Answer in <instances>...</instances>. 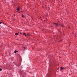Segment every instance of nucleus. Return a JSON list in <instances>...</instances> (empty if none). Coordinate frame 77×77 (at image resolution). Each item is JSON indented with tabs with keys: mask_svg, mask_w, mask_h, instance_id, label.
<instances>
[{
	"mask_svg": "<svg viewBox=\"0 0 77 77\" xmlns=\"http://www.w3.org/2000/svg\"><path fill=\"white\" fill-rule=\"evenodd\" d=\"M22 17L23 18H24V16L22 14Z\"/></svg>",
	"mask_w": 77,
	"mask_h": 77,
	"instance_id": "39448f33",
	"label": "nucleus"
},
{
	"mask_svg": "<svg viewBox=\"0 0 77 77\" xmlns=\"http://www.w3.org/2000/svg\"><path fill=\"white\" fill-rule=\"evenodd\" d=\"M25 34H26V33H23V35H25Z\"/></svg>",
	"mask_w": 77,
	"mask_h": 77,
	"instance_id": "1a4fd4ad",
	"label": "nucleus"
},
{
	"mask_svg": "<svg viewBox=\"0 0 77 77\" xmlns=\"http://www.w3.org/2000/svg\"><path fill=\"white\" fill-rule=\"evenodd\" d=\"M2 70L0 68V71H2Z\"/></svg>",
	"mask_w": 77,
	"mask_h": 77,
	"instance_id": "6e6552de",
	"label": "nucleus"
},
{
	"mask_svg": "<svg viewBox=\"0 0 77 77\" xmlns=\"http://www.w3.org/2000/svg\"><path fill=\"white\" fill-rule=\"evenodd\" d=\"M61 26L62 27H63V25H62Z\"/></svg>",
	"mask_w": 77,
	"mask_h": 77,
	"instance_id": "9b49d317",
	"label": "nucleus"
},
{
	"mask_svg": "<svg viewBox=\"0 0 77 77\" xmlns=\"http://www.w3.org/2000/svg\"><path fill=\"white\" fill-rule=\"evenodd\" d=\"M21 33L20 32V34L21 35Z\"/></svg>",
	"mask_w": 77,
	"mask_h": 77,
	"instance_id": "ddd939ff",
	"label": "nucleus"
},
{
	"mask_svg": "<svg viewBox=\"0 0 77 77\" xmlns=\"http://www.w3.org/2000/svg\"><path fill=\"white\" fill-rule=\"evenodd\" d=\"M20 7H18V8L16 10H17L18 11H20Z\"/></svg>",
	"mask_w": 77,
	"mask_h": 77,
	"instance_id": "7ed1b4c3",
	"label": "nucleus"
},
{
	"mask_svg": "<svg viewBox=\"0 0 77 77\" xmlns=\"http://www.w3.org/2000/svg\"><path fill=\"white\" fill-rule=\"evenodd\" d=\"M14 16H15V14H14Z\"/></svg>",
	"mask_w": 77,
	"mask_h": 77,
	"instance_id": "4468645a",
	"label": "nucleus"
},
{
	"mask_svg": "<svg viewBox=\"0 0 77 77\" xmlns=\"http://www.w3.org/2000/svg\"><path fill=\"white\" fill-rule=\"evenodd\" d=\"M25 48H24V50H25Z\"/></svg>",
	"mask_w": 77,
	"mask_h": 77,
	"instance_id": "2eb2a0df",
	"label": "nucleus"
},
{
	"mask_svg": "<svg viewBox=\"0 0 77 77\" xmlns=\"http://www.w3.org/2000/svg\"><path fill=\"white\" fill-rule=\"evenodd\" d=\"M21 74H23V71H20V72H19Z\"/></svg>",
	"mask_w": 77,
	"mask_h": 77,
	"instance_id": "20e7f679",
	"label": "nucleus"
},
{
	"mask_svg": "<svg viewBox=\"0 0 77 77\" xmlns=\"http://www.w3.org/2000/svg\"><path fill=\"white\" fill-rule=\"evenodd\" d=\"M17 51H15L14 52V53H17Z\"/></svg>",
	"mask_w": 77,
	"mask_h": 77,
	"instance_id": "0eeeda50",
	"label": "nucleus"
},
{
	"mask_svg": "<svg viewBox=\"0 0 77 77\" xmlns=\"http://www.w3.org/2000/svg\"><path fill=\"white\" fill-rule=\"evenodd\" d=\"M22 12H23V11H22Z\"/></svg>",
	"mask_w": 77,
	"mask_h": 77,
	"instance_id": "dca6fc26",
	"label": "nucleus"
},
{
	"mask_svg": "<svg viewBox=\"0 0 77 77\" xmlns=\"http://www.w3.org/2000/svg\"><path fill=\"white\" fill-rule=\"evenodd\" d=\"M54 24L55 27H57V26H58V23H54Z\"/></svg>",
	"mask_w": 77,
	"mask_h": 77,
	"instance_id": "f257e3e1",
	"label": "nucleus"
},
{
	"mask_svg": "<svg viewBox=\"0 0 77 77\" xmlns=\"http://www.w3.org/2000/svg\"><path fill=\"white\" fill-rule=\"evenodd\" d=\"M64 68H65V67H63V68L62 67H60V71H61V70H62V69H64Z\"/></svg>",
	"mask_w": 77,
	"mask_h": 77,
	"instance_id": "f03ea898",
	"label": "nucleus"
},
{
	"mask_svg": "<svg viewBox=\"0 0 77 77\" xmlns=\"http://www.w3.org/2000/svg\"><path fill=\"white\" fill-rule=\"evenodd\" d=\"M25 36H26V35L25 34Z\"/></svg>",
	"mask_w": 77,
	"mask_h": 77,
	"instance_id": "f8f14e48",
	"label": "nucleus"
},
{
	"mask_svg": "<svg viewBox=\"0 0 77 77\" xmlns=\"http://www.w3.org/2000/svg\"><path fill=\"white\" fill-rule=\"evenodd\" d=\"M15 35H18V33H16L15 34Z\"/></svg>",
	"mask_w": 77,
	"mask_h": 77,
	"instance_id": "423d86ee",
	"label": "nucleus"
},
{
	"mask_svg": "<svg viewBox=\"0 0 77 77\" xmlns=\"http://www.w3.org/2000/svg\"><path fill=\"white\" fill-rule=\"evenodd\" d=\"M2 23V22H0V24H1V23Z\"/></svg>",
	"mask_w": 77,
	"mask_h": 77,
	"instance_id": "9d476101",
	"label": "nucleus"
}]
</instances>
